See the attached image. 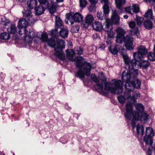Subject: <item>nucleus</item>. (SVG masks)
I'll return each instance as SVG.
<instances>
[{
  "instance_id": "nucleus-52",
  "label": "nucleus",
  "mask_w": 155,
  "mask_h": 155,
  "mask_svg": "<svg viewBox=\"0 0 155 155\" xmlns=\"http://www.w3.org/2000/svg\"><path fill=\"white\" fill-rule=\"evenodd\" d=\"M10 23V22L9 21H8L7 22H5V24H4V25L5 26H7L8 24Z\"/></svg>"
},
{
  "instance_id": "nucleus-43",
  "label": "nucleus",
  "mask_w": 155,
  "mask_h": 155,
  "mask_svg": "<svg viewBox=\"0 0 155 155\" xmlns=\"http://www.w3.org/2000/svg\"><path fill=\"white\" fill-rule=\"evenodd\" d=\"M148 155H155V149L151 147L148 149L147 152Z\"/></svg>"
},
{
  "instance_id": "nucleus-51",
  "label": "nucleus",
  "mask_w": 155,
  "mask_h": 155,
  "mask_svg": "<svg viewBox=\"0 0 155 155\" xmlns=\"http://www.w3.org/2000/svg\"><path fill=\"white\" fill-rule=\"evenodd\" d=\"M100 48L101 50H104L105 48V46L104 45H102L101 46H100Z\"/></svg>"
},
{
  "instance_id": "nucleus-20",
  "label": "nucleus",
  "mask_w": 155,
  "mask_h": 155,
  "mask_svg": "<svg viewBox=\"0 0 155 155\" xmlns=\"http://www.w3.org/2000/svg\"><path fill=\"white\" fill-rule=\"evenodd\" d=\"M23 16L25 19L29 21V22L32 23L35 21V19L32 17L31 11L29 10H26L22 12Z\"/></svg>"
},
{
  "instance_id": "nucleus-8",
  "label": "nucleus",
  "mask_w": 155,
  "mask_h": 155,
  "mask_svg": "<svg viewBox=\"0 0 155 155\" xmlns=\"http://www.w3.org/2000/svg\"><path fill=\"white\" fill-rule=\"evenodd\" d=\"M121 54L125 64L128 67L129 70L134 71L135 74L137 75L138 74V70L134 69L137 63H136V60L134 59V60H131L127 55H125L123 54Z\"/></svg>"
},
{
  "instance_id": "nucleus-55",
  "label": "nucleus",
  "mask_w": 155,
  "mask_h": 155,
  "mask_svg": "<svg viewBox=\"0 0 155 155\" xmlns=\"http://www.w3.org/2000/svg\"><path fill=\"white\" fill-rule=\"evenodd\" d=\"M154 52L155 53V45H154Z\"/></svg>"
},
{
  "instance_id": "nucleus-37",
  "label": "nucleus",
  "mask_w": 155,
  "mask_h": 155,
  "mask_svg": "<svg viewBox=\"0 0 155 155\" xmlns=\"http://www.w3.org/2000/svg\"><path fill=\"white\" fill-rule=\"evenodd\" d=\"M79 28L80 26L79 25H74L71 28V31L74 33L78 32L79 30Z\"/></svg>"
},
{
  "instance_id": "nucleus-10",
  "label": "nucleus",
  "mask_w": 155,
  "mask_h": 155,
  "mask_svg": "<svg viewBox=\"0 0 155 155\" xmlns=\"http://www.w3.org/2000/svg\"><path fill=\"white\" fill-rule=\"evenodd\" d=\"M154 135L153 129L150 127H147L146 129V135L144 137V141L147 145L151 146L153 140L152 137Z\"/></svg>"
},
{
  "instance_id": "nucleus-41",
  "label": "nucleus",
  "mask_w": 155,
  "mask_h": 155,
  "mask_svg": "<svg viewBox=\"0 0 155 155\" xmlns=\"http://www.w3.org/2000/svg\"><path fill=\"white\" fill-rule=\"evenodd\" d=\"M148 59L151 61L155 60V53L150 52L147 56Z\"/></svg>"
},
{
  "instance_id": "nucleus-34",
  "label": "nucleus",
  "mask_w": 155,
  "mask_h": 155,
  "mask_svg": "<svg viewBox=\"0 0 155 155\" xmlns=\"http://www.w3.org/2000/svg\"><path fill=\"white\" fill-rule=\"evenodd\" d=\"M118 100L120 103L121 104H123L124 103L126 99H127L124 95V96L122 95H120L117 97Z\"/></svg>"
},
{
  "instance_id": "nucleus-46",
  "label": "nucleus",
  "mask_w": 155,
  "mask_h": 155,
  "mask_svg": "<svg viewBox=\"0 0 155 155\" xmlns=\"http://www.w3.org/2000/svg\"><path fill=\"white\" fill-rule=\"evenodd\" d=\"M101 3L104 4V5H109L108 0H100Z\"/></svg>"
},
{
  "instance_id": "nucleus-40",
  "label": "nucleus",
  "mask_w": 155,
  "mask_h": 155,
  "mask_svg": "<svg viewBox=\"0 0 155 155\" xmlns=\"http://www.w3.org/2000/svg\"><path fill=\"white\" fill-rule=\"evenodd\" d=\"M103 9L104 14L105 15L109 13L110 9L109 5H104Z\"/></svg>"
},
{
  "instance_id": "nucleus-48",
  "label": "nucleus",
  "mask_w": 155,
  "mask_h": 155,
  "mask_svg": "<svg viewBox=\"0 0 155 155\" xmlns=\"http://www.w3.org/2000/svg\"><path fill=\"white\" fill-rule=\"evenodd\" d=\"M91 4H96L98 1V0H89Z\"/></svg>"
},
{
  "instance_id": "nucleus-54",
  "label": "nucleus",
  "mask_w": 155,
  "mask_h": 155,
  "mask_svg": "<svg viewBox=\"0 0 155 155\" xmlns=\"http://www.w3.org/2000/svg\"><path fill=\"white\" fill-rule=\"evenodd\" d=\"M64 0H56V1L57 2H63Z\"/></svg>"
},
{
  "instance_id": "nucleus-53",
  "label": "nucleus",
  "mask_w": 155,
  "mask_h": 155,
  "mask_svg": "<svg viewBox=\"0 0 155 155\" xmlns=\"http://www.w3.org/2000/svg\"><path fill=\"white\" fill-rule=\"evenodd\" d=\"M124 17L125 19H127L128 18V16L127 15H125L124 16Z\"/></svg>"
},
{
  "instance_id": "nucleus-18",
  "label": "nucleus",
  "mask_w": 155,
  "mask_h": 155,
  "mask_svg": "<svg viewBox=\"0 0 155 155\" xmlns=\"http://www.w3.org/2000/svg\"><path fill=\"white\" fill-rule=\"evenodd\" d=\"M112 15L111 18L107 20L110 22L112 24H117L119 23L120 20V17L118 15L116 10H112Z\"/></svg>"
},
{
  "instance_id": "nucleus-14",
  "label": "nucleus",
  "mask_w": 155,
  "mask_h": 155,
  "mask_svg": "<svg viewBox=\"0 0 155 155\" xmlns=\"http://www.w3.org/2000/svg\"><path fill=\"white\" fill-rule=\"evenodd\" d=\"M137 133L136 134V136L137 137L140 143V146L143 148V144L141 143V141L142 137V136L144 134V127L143 126L140 124H137L136 127Z\"/></svg>"
},
{
  "instance_id": "nucleus-49",
  "label": "nucleus",
  "mask_w": 155,
  "mask_h": 155,
  "mask_svg": "<svg viewBox=\"0 0 155 155\" xmlns=\"http://www.w3.org/2000/svg\"><path fill=\"white\" fill-rule=\"evenodd\" d=\"M106 42L107 44H110L111 43V40L110 39V38H108Z\"/></svg>"
},
{
  "instance_id": "nucleus-39",
  "label": "nucleus",
  "mask_w": 155,
  "mask_h": 155,
  "mask_svg": "<svg viewBox=\"0 0 155 155\" xmlns=\"http://www.w3.org/2000/svg\"><path fill=\"white\" fill-rule=\"evenodd\" d=\"M79 2L80 6L82 8H85L87 3L86 0H79Z\"/></svg>"
},
{
  "instance_id": "nucleus-56",
  "label": "nucleus",
  "mask_w": 155,
  "mask_h": 155,
  "mask_svg": "<svg viewBox=\"0 0 155 155\" xmlns=\"http://www.w3.org/2000/svg\"><path fill=\"white\" fill-rule=\"evenodd\" d=\"M55 31L56 32H58V30L56 29V28L55 29Z\"/></svg>"
},
{
  "instance_id": "nucleus-12",
  "label": "nucleus",
  "mask_w": 155,
  "mask_h": 155,
  "mask_svg": "<svg viewBox=\"0 0 155 155\" xmlns=\"http://www.w3.org/2000/svg\"><path fill=\"white\" fill-rule=\"evenodd\" d=\"M29 21L25 18L20 19L18 21V27L19 30L18 33L20 35H22V32H24L26 30L27 28V26Z\"/></svg>"
},
{
  "instance_id": "nucleus-45",
  "label": "nucleus",
  "mask_w": 155,
  "mask_h": 155,
  "mask_svg": "<svg viewBox=\"0 0 155 155\" xmlns=\"http://www.w3.org/2000/svg\"><path fill=\"white\" fill-rule=\"evenodd\" d=\"M97 17L100 20H102L103 19L104 14H102L101 12H98L97 14Z\"/></svg>"
},
{
  "instance_id": "nucleus-35",
  "label": "nucleus",
  "mask_w": 155,
  "mask_h": 155,
  "mask_svg": "<svg viewBox=\"0 0 155 155\" xmlns=\"http://www.w3.org/2000/svg\"><path fill=\"white\" fill-rule=\"evenodd\" d=\"M10 38V36L8 33L4 32L2 33L0 36V38L1 39L3 40H7L9 39Z\"/></svg>"
},
{
  "instance_id": "nucleus-15",
  "label": "nucleus",
  "mask_w": 155,
  "mask_h": 155,
  "mask_svg": "<svg viewBox=\"0 0 155 155\" xmlns=\"http://www.w3.org/2000/svg\"><path fill=\"white\" fill-rule=\"evenodd\" d=\"M144 58H138V59H134L136 60V63L137 62L138 66L140 68L143 69H146L150 65V63L148 61L143 59Z\"/></svg>"
},
{
  "instance_id": "nucleus-33",
  "label": "nucleus",
  "mask_w": 155,
  "mask_h": 155,
  "mask_svg": "<svg viewBox=\"0 0 155 155\" xmlns=\"http://www.w3.org/2000/svg\"><path fill=\"white\" fill-rule=\"evenodd\" d=\"M144 16L147 18L153 19V12L152 10L151 9H149L145 13Z\"/></svg>"
},
{
  "instance_id": "nucleus-23",
  "label": "nucleus",
  "mask_w": 155,
  "mask_h": 155,
  "mask_svg": "<svg viewBox=\"0 0 155 155\" xmlns=\"http://www.w3.org/2000/svg\"><path fill=\"white\" fill-rule=\"evenodd\" d=\"M66 57L69 60L74 61L75 60L74 57L75 53L74 51L71 49H69L66 51Z\"/></svg>"
},
{
  "instance_id": "nucleus-59",
  "label": "nucleus",
  "mask_w": 155,
  "mask_h": 155,
  "mask_svg": "<svg viewBox=\"0 0 155 155\" xmlns=\"http://www.w3.org/2000/svg\"><path fill=\"white\" fill-rule=\"evenodd\" d=\"M13 155H15V153H13Z\"/></svg>"
},
{
  "instance_id": "nucleus-21",
  "label": "nucleus",
  "mask_w": 155,
  "mask_h": 155,
  "mask_svg": "<svg viewBox=\"0 0 155 155\" xmlns=\"http://www.w3.org/2000/svg\"><path fill=\"white\" fill-rule=\"evenodd\" d=\"M107 24L104 28V31L107 32L108 38H112L114 36V34L112 31V24L107 20L106 21Z\"/></svg>"
},
{
  "instance_id": "nucleus-24",
  "label": "nucleus",
  "mask_w": 155,
  "mask_h": 155,
  "mask_svg": "<svg viewBox=\"0 0 155 155\" xmlns=\"http://www.w3.org/2000/svg\"><path fill=\"white\" fill-rule=\"evenodd\" d=\"M93 29L97 31H101L103 28V26L101 23L98 21H95L92 24Z\"/></svg>"
},
{
  "instance_id": "nucleus-6",
  "label": "nucleus",
  "mask_w": 155,
  "mask_h": 155,
  "mask_svg": "<svg viewBox=\"0 0 155 155\" xmlns=\"http://www.w3.org/2000/svg\"><path fill=\"white\" fill-rule=\"evenodd\" d=\"M76 64L77 68H80L77 72V77L81 78L84 82V75L89 76L90 74L91 65L88 62H85L83 64L80 60L77 61Z\"/></svg>"
},
{
  "instance_id": "nucleus-27",
  "label": "nucleus",
  "mask_w": 155,
  "mask_h": 155,
  "mask_svg": "<svg viewBox=\"0 0 155 155\" xmlns=\"http://www.w3.org/2000/svg\"><path fill=\"white\" fill-rule=\"evenodd\" d=\"M36 0H28L27 2L28 7L30 9H33L37 5Z\"/></svg>"
},
{
  "instance_id": "nucleus-32",
  "label": "nucleus",
  "mask_w": 155,
  "mask_h": 155,
  "mask_svg": "<svg viewBox=\"0 0 155 155\" xmlns=\"http://www.w3.org/2000/svg\"><path fill=\"white\" fill-rule=\"evenodd\" d=\"M7 30L9 33L12 34H14L16 30L15 25H11L9 28H7Z\"/></svg>"
},
{
  "instance_id": "nucleus-26",
  "label": "nucleus",
  "mask_w": 155,
  "mask_h": 155,
  "mask_svg": "<svg viewBox=\"0 0 155 155\" xmlns=\"http://www.w3.org/2000/svg\"><path fill=\"white\" fill-rule=\"evenodd\" d=\"M35 13L38 15H40L43 14L45 10V8L41 5H40L36 7L35 8Z\"/></svg>"
},
{
  "instance_id": "nucleus-9",
  "label": "nucleus",
  "mask_w": 155,
  "mask_h": 155,
  "mask_svg": "<svg viewBox=\"0 0 155 155\" xmlns=\"http://www.w3.org/2000/svg\"><path fill=\"white\" fill-rule=\"evenodd\" d=\"M66 18L68 22H70L71 25L74 22H80L83 20V17L79 13H69L66 14Z\"/></svg>"
},
{
  "instance_id": "nucleus-13",
  "label": "nucleus",
  "mask_w": 155,
  "mask_h": 155,
  "mask_svg": "<svg viewBox=\"0 0 155 155\" xmlns=\"http://www.w3.org/2000/svg\"><path fill=\"white\" fill-rule=\"evenodd\" d=\"M147 51L144 46H140L138 48V51L133 53V56L134 59H138V58H144L145 55L147 53Z\"/></svg>"
},
{
  "instance_id": "nucleus-38",
  "label": "nucleus",
  "mask_w": 155,
  "mask_h": 155,
  "mask_svg": "<svg viewBox=\"0 0 155 155\" xmlns=\"http://www.w3.org/2000/svg\"><path fill=\"white\" fill-rule=\"evenodd\" d=\"M136 21L137 22V25L138 26H140L143 20V18L140 17L138 16V15H136Z\"/></svg>"
},
{
  "instance_id": "nucleus-25",
  "label": "nucleus",
  "mask_w": 155,
  "mask_h": 155,
  "mask_svg": "<svg viewBox=\"0 0 155 155\" xmlns=\"http://www.w3.org/2000/svg\"><path fill=\"white\" fill-rule=\"evenodd\" d=\"M141 114V117L140 116L139 119H140L142 123L143 124L146 123L148 121L149 117L148 115L145 112H143Z\"/></svg>"
},
{
  "instance_id": "nucleus-58",
  "label": "nucleus",
  "mask_w": 155,
  "mask_h": 155,
  "mask_svg": "<svg viewBox=\"0 0 155 155\" xmlns=\"http://www.w3.org/2000/svg\"><path fill=\"white\" fill-rule=\"evenodd\" d=\"M2 155H5L4 153H2Z\"/></svg>"
},
{
  "instance_id": "nucleus-47",
  "label": "nucleus",
  "mask_w": 155,
  "mask_h": 155,
  "mask_svg": "<svg viewBox=\"0 0 155 155\" xmlns=\"http://www.w3.org/2000/svg\"><path fill=\"white\" fill-rule=\"evenodd\" d=\"M38 1L40 4L43 5L46 4L48 2L47 0H38Z\"/></svg>"
},
{
  "instance_id": "nucleus-5",
  "label": "nucleus",
  "mask_w": 155,
  "mask_h": 155,
  "mask_svg": "<svg viewBox=\"0 0 155 155\" xmlns=\"http://www.w3.org/2000/svg\"><path fill=\"white\" fill-rule=\"evenodd\" d=\"M117 33L116 38V42L117 43H121L124 41L127 48L129 50H133L134 46L133 43V38L132 35H129L125 37L124 35L126 32L122 28H118L116 30Z\"/></svg>"
},
{
  "instance_id": "nucleus-36",
  "label": "nucleus",
  "mask_w": 155,
  "mask_h": 155,
  "mask_svg": "<svg viewBox=\"0 0 155 155\" xmlns=\"http://www.w3.org/2000/svg\"><path fill=\"white\" fill-rule=\"evenodd\" d=\"M74 52L75 54L81 55L82 54L83 52V49L80 47L75 48H74Z\"/></svg>"
},
{
  "instance_id": "nucleus-3",
  "label": "nucleus",
  "mask_w": 155,
  "mask_h": 155,
  "mask_svg": "<svg viewBox=\"0 0 155 155\" xmlns=\"http://www.w3.org/2000/svg\"><path fill=\"white\" fill-rule=\"evenodd\" d=\"M138 74L136 75L134 71L130 70H129L126 73L125 71L123 72L121 79L123 81L126 82L125 85L126 90L130 91L134 90L135 87L138 89L140 88L141 81L135 78Z\"/></svg>"
},
{
  "instance_id": "nucleus-28",
  "label": "nucleus",
  "mask_w": 155,
  "mask_h": 155,
  "mask_svg": "<svg viewBox=\"0 0 155 155\" xmlns=\"http://www.w3.org/2000/svg\"><path fill=\"white\" fill-rule=\"evenodd\" d=\"M55 25L58 28L62 29L63 28L62 21L59 17L55 16Z\"/></svg>"
},
{
  "instance_id": "nucleus-11",
  "label": "nucleus",
  "mask_w": 155,
  "mask_h": 155,
  "mask_svg": "<svg viewBox=\"0 0 155 155\" xmlns=\"http://www.w3.org/2000/svg\"><path fill=\"white\" fill-rule=\"evenodd\" d=\"M133 90L130 91H126L124 93V96L127 99H130V101H129L128 103H130L132 104L134 103L137 99H138L140 97V94L139 91H134L132 94V96H131V92Z\"/></svg>"
},
{
  "instance_id": "nucleus-17",
  "label": "nucleus",
  "mask_w": 155,
  "mask_h": 155,
  "mask_svg": "<svg viewBox=\"0 0 155 155\" xmlns=\"http://www.w3.org/2000/svg\"><path fill=\"white\" fill-rule=\"evenodd\" d=\"M129 25L130 28H134L130 30L131 32V34L133 35H136L137 38H140V35L138 28L137 27H136V25L135 22L134 21H131L129 22Z\"/></svg>"
},
{
  "instance_id": "nucleus-7",
  "label": "nucleus",
  "mask_w": 155,
  "mask_h": 155,
  "mask_svg": "<svg viewBox=\"0 0 155 155\" xmlns=\"http://www.w3.org/2000/svg\"><path fill=\"white\" fill-rule=\"evenodd\" d=\"M25 34L24 39L25 42L27 43L31 42L34 38H37L38 39H41L42 40V35L39 33H36L31 30H29L28 31V29L24 32Z\"/></svg>"
},
{
  "instance_id": "nucleus-16",
  "label": "nucleus",
  "mask_w": 155,
  "mask_h": 155,
  "mask_svg": "<svg viewBox=\"0 0 155 155\" xmlns=\"http://www.w3.org/2000/svg\"><path fill=\"white\" fill-rule=\"evenodd\" d=\"M125 9L126 12L131 15L138 13L140 11L139 5L137 4H134L132 6L125 8Z\"/></svg>"
},
{
  "instance_id": "nucleus-2",
  "label": "nucleus",
  "mask_w": 155,
  "mask_h": 155,
  "mask_svg": "<svg viewBox=\"0 0 155 155\" xmlns=\"http://www.w3.org/2000/svg\"><path fill=\"white\" fill-rule=\"evenodd\" d=\"M42 42H47L48 45L54 48L55 51L54 54L58 57L61 60L64 61L65 59L64 54L62 51V49L65 48V41L61 39H58L56 41L57 45H55L54 42L52 39H49L47 34H44L42 35Z\"/></svg>"
},
{
  "instance_id": "nucleus-29",
  "label": "nucleus",
  "mask_w": 155,
  "mask_h": 155,
  "mask_svg": "<svg viewBox=\"0 0 155 155\" xmlns=\"http://www.w3.org/2000/svg\"><path fill=\"white\" fill-rule=\"evenodd\" d=\"M143 25L144 27L148 30L151 29L153 27L152 22L149 20L145 21L143 22Z\"/></svg>"
},
{
  "instance_id": "nucleus-30",
  "label": "nucleus",
  "mask_w": 155,
  "mask_h": 155,
  "mask_svg": "<svg viewBox=\"0 0 155 155\" xmlns=\"http://www.w3.org/2000/svg\"><path fill=\"white\" fill-rule=\"evenodd\" d=\"M115 2L117 8L120 10H122V6L125 4L126 0H115Z\"/></svg>"
},
{
  "instance_id": "nucleus-1",
  "label": "nucleus",
  "mask_w": 155,
  "mask_h": 155,
  "mask_svg": "<svg viewBox=\"0 0 155 155\" xmlns=\"http://www.w3.org/2000/svg\"><path fill=\"white\" fill-rule=\"evenodd\" d=\"M99 77L101 81H100L94 74L91 75L92 80L96 83L94 86L97 90L102 91L104 89L105 91H109L113 94H117L123 91V84L121 80L114 79L109 84L106 81V77L103 73L99 74Z\"/></svg>"
},
{
  "instance_id": "nucleus-57",
  "label": "nucleus",
  "mask_w": 155,
  "mask_h": 155,
  "mask_svg": "<svg viewBox=\"0 0 155 155\" xmlns=\"http://www.w3.org/2000/svg\"><path fill=\"white\" fill-rule=\"evenodd\" d=\"M153 2H155V0H152Z\"/></svg>"
},
{
  "instance_id": "nucleus-19",
  "label": "nucleus",
  "mask_w": 155,
  "mask_h": 155,
  "mask_svg": "<svg viewBox=\"0 0 155 155\" xmlns=\"http://www.w3.org/2000/svg\"><path fill=\"white\" fill-rule=\"evenodd\" d=\"M109 50L113 54H117L119 52L121 53L125 50L121 47L117 45L110 46L109 48Z\"/></svg>"
},
{
  "instance_id": "nucleus-4",
  "label": "nucleus",
  "mask_w": 155,
  "mask_h": 155,
  "mask_svg": "<svg viewBox=\"0 0 155 155\" xmlns=\"http://www.w3.org/2000/svg\"><path fill=\"white\" fill-rule=\"evenodd\" d=\"M137 111H133V105L130 103H127L125 105L126 112L124 114L125 117L128 120L132 118L131 121L132 128L133 130L135 125L134 120H138L140 117V114L143 112V106L140 104H137L135 105Z\"/></svg>"
},
{
  "instance_id": "nucleus-44",
  "label": "nucleus",
  "mask_w": 155,
  "mask_h": 155,
  "mask_svg": "<svg viewBox=\"0 0 155 155\" xmlns=\"http://www.w3.org/2000/svg\"><path fill=\"white\" fill-rule=\"evenodd\" d=\"M96 4H91V5L88 8V9L91 12L95 10L96 9Z\"/></svg>"
},
{
  "instance_id": "nucleus-50",
  "label": "nucleus",
  "mask_w": 155,
  "mask_h": 155,
  "mask_svg": "<svg viewBox=\"0 0 155 155\" xmlns=\"http://www.w3.org/2000/svg\"><path fill=\"white\" fill-rule=\"evenodd\" d=\"M65 107L66 109H68V110H69L71 109V108L70 107H69L68 106V105L67 104H66L65 105Z\"/></svg>"
},
{
  "instance_id": "nucleus-22",
  "label": "nucleus",
  "mask_w": 155,
  "mask_h": 155,
  "mask_svg": "<svg viewBox=\"0 0 155 155\" xmlns=\"http://www.w3.org/2000/svg\"><path fill=\"white\" fill-rule=\"evenodd\" d=\"M94 20L93 16L91 15H88L86 17L85 21L82 24L83 27L87 28L89 25L92 23Z\"/></svg>"
},
{
  "instance_id": "nucleus-31",
  "label": "nucleus",
  "mask_w": 155,
  "mask_h": 155,
  "mask_svg": "<svg viewBox=\"0 0 155 155\" xmlns=\"http://www.w3.org/2000/svg\"><path fill=\"white\" fill-rule=\"evenodd\" d=\"M68 34V31L67 28L63 29L60 31V36L63 38L67 37Z\"/></svg>"
},
{
  "instance_id": "nucleus-42",
  "label": "nucleus",
  "mask_w": 155,
  "mask_h": 155,
  "mask_svg": "<svg viewBox=\"0 0 155 155\" xmlns=\"http://www.w3.org/2000/svg\"><path fill=\"white\" fill-rule=\"evenodd\" d=\"M48 10L49 12L51 14H53L56 12L55 6L53 4L48 7Z\"/></svg>"
}]
</instances>
